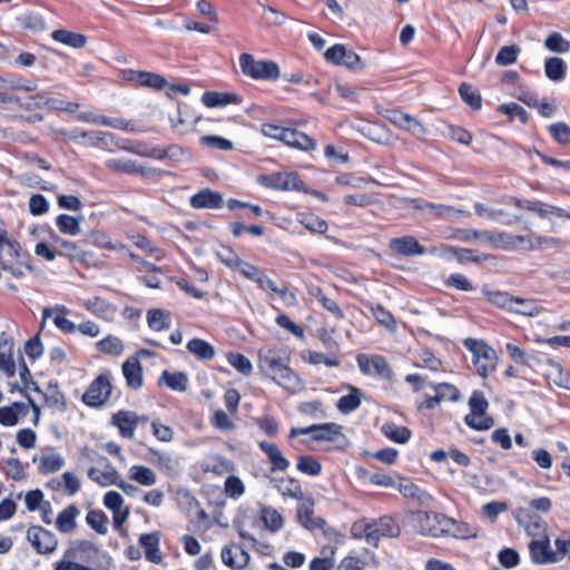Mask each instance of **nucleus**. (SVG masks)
<instances>
[{
  "instance_id": "8",
  "label": "nucleus",
  "mask_w": 570,
  "mask_h": 570,
  "mask_svg": "<svg viewBox=\"0 0 570 570\" xmlns=\"http://www.w3.org/2000/svg\"><path fill=\"white\" fill-rule=\"evenodd\" d=\"M27 539L37 552L41 554H50L58 547V540L56 535L39 525H31L27 530Z\"/></svg>"
},
{
  "instance_id": "11",
  "label": "nucleus",
  "mask_w": 570,
  "mask_h": 570,
  "mask_svg": "<svg viewBox=\"0 0 570 570\" xmlns=\"http://www.w3.org/2000/svg\"><path fill=\"white\" fill-rule=\"evenodd\" d=\"M223 563L233 570H243L249 563V553L239 544L226 546L222 550Z\"/></svg>"
},
{
  "instance_id": "53",
  "label": "nucleus",
  "mask_w": 570,
  "mask_h": 570,
  "mask_svg": "<svg viewBox=\"0 0 570 570\" xmlns=\"http://www.w3.org/2000/svg\"><path fill=\"white\" fill-rule=\"evenodd\" d=\"M296 468L299 472L312 476L318 475L322 470L321 463L311 455L299 456Z\"/></svg>"
},
{
  "instance_id": "56",
  "label": "nucleus",
  "mask_w": 570,
  "mask_h": 570,
  "mask_svg": "<svg viewBox=\"0 0 570 570\" xmlns=\"http://www.w3.org/2000/svg\"><path fill=\"white\" fill-rule=\"evenodd\" d=\"M372 315L375 317V320L384 325L389 330H395L396 323L393 317V315L382 305H371L370 307Z\"/></svg>"
},
{
  "instance_id": "9",
  "label": "nucleus",
  "mask_w": 570,
  "mask_h": 570,
  "mask_svg": "<svg viewBox=\"0 0 570 570\" xmlns=\"http://www.w3.org/2000/svg\"><path fill=\"white\" fill-rule=\"evenodd\" d=\"M530 558L537 564H553L559 562V553H556L550 547L548 534L539 539H532L529 542Z\"/></svg>"
},
{
  "instance_id": "26",
  "label": "nucleus",
  "mask_w": 570,
  "mask_h": 570,
  "mask_svg": "<svg viewBox=\"0 0 570 570\" xmlns=\"http://www.w3.org/2000/svg\"><path fill=\"white\" fill-rule=\"evenodd\" d=\"M27 413L26 404L13 402L11 405L0 407V424L4 426H13L19 421V415Z\"/></svg>"
},
{
  "instance_id": "20",
  "label": "nucleus",
  "mask_w": 570,
  "mask_h": 570,
  "mask_svg": "<svg viewBox=\"0 0 570 570\" xmlns=\"http://www.w3.org/2000/svg\"><path fill=\"white\" fill-rule=\"evenodd\" d=\"M160 537L158 532L144 533L139 538V544L145 551V557L153 563H160L163 558L159 551Z\"/></svg>"
},
{
  "instance_id": "35",
  "label": "nucleus",
  "mask_w": 570,
  "mask_h": 570,
  "mask_svg": "<svg viewBox=\"0 0 570 570\" xmlns=\"http://www.w3.org/2000/svg\"><path fill=\"white\" fill-rule=\"evenodd\" d=\"M45 400L48 406L59 411L65 412L67 404H66V397L63 393H61L58 389L57 383H49V385L46 389V392L43 393Z\"/></svg>"
},
{
  "instance_id": "36",
  "label": "nucleus",
  "mask_w": 570,
  "mask_h": 570,
  "mask_svg": "<svg viewBox=\"0 0 570 570\" xmlns=\"http://www.w3.org/2000/svg\"><path fill=\"white\" fill-rule=\"evenodd\" d=\"M350 393L338 399L336 407L340 412L348 414L355 411L361 404V392L354 386H348Z\"/></svg>"
},
{
  "instance_id": "13",
  "label": "nucleus",
  "mask_w": 570,
  "mask_h": 570,
  "mask_svg": "<svg viewBox=\"0 0 570 570\" xmlns=\"http://www.w3.org/2000/svg\"><path fill=\"white\" fill-rule=\"evenodd\" d=\"M533 245L524 235H512L507 232H495L493 248L503 250H530Z\"/></svg>"
},
{
  "instance_id": "41",
  "label": "nucleus",
  "mask_w": 570,
  "mask_h": 570,
  "mask_svg": "<svg viewBox=\"0 0 570 570\" xmlns=\"http://www.w3.org/2000/svg\"><path fill=\"white\" fill-rule=\"evenodd\" d=\"M256 284L262 289H271L272 292L278 294L285 302L294 303L296 297L293 293H289L287 287H278L274 281L267 277L264 273H262L261 277L256 279Z\"/></svg>"
},
{
  "instance_id": "33",
  "label": "nucleus",
  "mask_w": 570,
  "mask_h": 570,
  "mask_svg": "<svg viewBox=\"0 0 570 570\" xmlns=\"http://www.w3.org/2000/svg\"><path fill=\"white\" fill-rule=\"evenodd\" d=\"M567 65L559 57L548 58L544 62V73L552 81H561L566 76Z\"/></svg>"
},
{
  "instance_id": "62",
  "label": "nucleus",
  "mask_w": 570,
  "mask_h": 570,
  "mask_svg": "<svg viewBox=\"0 0 570 570\" xmlns=\"http://www.w3.org/2000/svg\"><path fill=\"white\" fill-rule=\"evenodd\" d=\"M469 414H487L489 402L480 391H474L469 399Z\"/></svg>"
},
{
  "instance_id": "2",
  "label": "nucleus",
  "mask_w": 570,
  "mask_h": 570,
  "mask_svg": "<svg viewBox=\"0 0 570 570\" xmlns=\"http://www.w3.org/2000/svg\"><path fill=\"white\" fill-rule=\"evenodd\" d=\"M464 346L472 353L473 364L480 376L487 377L495 370L498 361L497 353L485 342L465 338Z\"/></svg>"
},
{
  "instance_id": "29",
  "label": "nucleus",
  "mask_w": 570,
  "mask_h": 570,
  "mask_svg": "<svg viewBox=\"0 0 570 570\" xmlns=\"http://www.w3.org/2000/svg\"><path fill=\"white\" fill-rule=\"evenodd\" d=\"M88 478L101 487L115 485L119 474L111 465H108L105 471L97 468L88 470Z\"/></svg>"
},
{
  "instance_id": "59",
  "label": "nucleus",
  "mask_w": 570,
  "mask_h": 570,
  "mask_svg": "<svg viewBox=\"0 0 570 570\" xmlns=\"http://www.w3.org/2000/svg\"><path fill=\"white\" fill-rule=\"evenodd\" d=\"M372 374L377 375L385 380L392 379V371L385 357L381 355H373L372 360Z\"/></svg>"
},
{
  "instance_id": "21",
  "label": "nucleus",
  "mask_w": 570,
  "mask_h": 570,
  "mask_svg": "<svg viewBox=\"0 0 570 570\" xmlns=\"http://www.w3.org/2000/svg\"><path fill=\"white\" fill-rule=\"evenodd\" d=\"M281 141L285 145L295 147L302 150L315 149V141L306 134L292 128H285Z\"/></svg>"
},
{
  "instance_id": "7",
  "label": "nucleus",
  "mask_w": 570,
  "mask_h": 570,
  "mask_svg": "<svg viewBox=\"0 0 570 570\" xmlns=\"http://www.w3.org/2000/svg\"><path fill=\"white\" fill-rule=\"evenodd\" d=\"M111 393V383L106 374L98 375L82 395L85 404L94 407L102 405Z\"/></svg>"
},
{
  "instance_id": "34",
  "label": "nucleus",
  "mask_w": 570,
  "mask_h": 570,
  "mask_svg": "<svg viewBox=\"0 0 570 570\" xmlns=\"http://www.w3.org/2000/svg\"><path fill=\"white\" fill-rule=\"evenodd\" d=\"M382 433L390 440L404 444L411 438V431L402 425L386 422L381 428Z\"/></svg>"
},
{
  "instance_id": "64",
  "label": "nucleus",
  "mask_w": 570,
  "mask_h": 570,
  "mask_svg": "<svg viewBox=\"0 0 570 570\" xmlns=\"http://www.w3.org/2000/svg\"><path fill=\"white\" fill-rule=\"evenodd\" d=\"M549 132L559 144L566 145L570 141V127L564 122L550 125Z\"/></svg>"
},
{
  "instance_id": "40",
  "label": "nucleus",
  "mask_w": 570,
  "mask_h": 570,
  "mask_svg": "<svg viewBox=\"0 0 570 570\" xmlns=\"http://www.w3.org/2000/svg\"><path fill=\"white\" fill-rule=\"evenodd\" d=\"M442 255L455 257L459 262H481L488 258L487 255H476L474 250L468 248H456L446 246L442 248Z\"/></svg>"
},
{
  "instance_id": "25",
  "label": "nucleus",
  "mask_w": 570,
  "mask_h": 570,
  "mask_svg": "<svg viewBox=\"0 0 570 570\" xmlns=\"http://www.w3.org/2000/svg\"><path fill=\"white\" fill-rule=\"evenodd\" d=\"M55 41L63 43L75 49L85 47L87 38L82 33H77L67 29H57L51 33Z\"/></svg>"
},
{
  "instance_id": "23",
  "label": "nucleus",
  "mask_w": 570,
  "mask_h": 570,
  "mask_svg": "<svg viewBox=\"0 0 570 570\" xmlns=\"http://www.w3.org/2000/svg\"><path fill=\"white\" fill-rule=\"evenodd\" d=\"M80 514L79 509L75 504L68 505L63 509L56 519V528L61 533H70L76 527V519Z\"/></svg>"
},
{
  "instance_id": "31",
  "label": "nucleus",
  "mask_w": 570,
  "mask_h": 570,
  "mask_svg": "<svg viewBox=\"0 0 570 570\" xmlns=\"http://www.w3.org/2000/svg\"><path fill=\"white\" fill-rule=\"evenodd\" d=\"M514 305L510 311L512 313L533 317L544 311V308L538 305V303L534 299L514 297Z\"/></svg>"
},
{
  "instance_id": "3",
  "label": "nucleus",
  "mask_w": 570,
  "mask_h": 570,
  "mask_svg": "<svg viewBox=\"0 0 570 570\" xmlns=\"http://www.w3.org/2000/svg\"><path fill=\"white\" fill-rule=\"evenodd\" d=\"M413 522L416 530L424 535L441 537L451 531L450 525L454 520L443 514L419 511L413 515Z\"/></svg>"
},
{
  "instance_id": "61",
  "label": "nucleus",
  "mask_w": 570,
  "mask_h": 570,
  "mask_svg": "<svg viewBox=\"0 0 570 570\" xmlns=\"http://www.w3.org/2000/svg\"><path fill=\"white\" fill-rule=\"evenodd\" d=\"M459 92L462 100L473 109H479L481 107V97L471 85L462 83L459 88Z\"/></svg>"
},
{
  "instance_id": "12",
  "label": "nucleus",
  "mask_w": 570,
  "mask_h": 570,
  "mask_svg": "<svg viewBox=\"0 0 570 570\" xmlns=\"http://www.w3.org/2000/svg\"><path fill=\"white\" fill-rule=\"evenodd\" d=\"M20 245L8 237L7 230L0 226V263L3 269L11 268L20 256Z\"/></svg>"
},
{
  "instance_id": "15",
  "label": "nucleus",
  "mask_w": 570,
  "mask_h": 570,
  "mask_svg": "<svg viewBox=\"0 0 570 570\" xmlns=\"http://www.w3.org/2000/svg\"><path fill=\"white\" fill-rule=\"evenodd\" d=\"M189 204L196 209H217L224 204L223 195L209 188H203L197 194L193 195Z\"/></svg>"
},
{
  "instance_id": "60",
  "label": "nucleus",
  "mask_w": 570,
  "mask_h": 570,
  "mask_svg": "<svg viewBox=\"0 0 570 570\" xmlns=\"http://www.w3.org/2000/svg\"><path fill=\"white\" fill-rule=\"evenodd\" d=\"M227 361L234 368L244 375H248L252 372L250 361L240 353H228Z\"/></svg>"
},
{
  "instance_id": "48",
  "label": "nucleus",
  "mask_w": 570,
  "mask_h": 570,
  "mask_svg": "<svg viewBox=\"0 0 570 570\" xmlns=\"http://www.w3.org/2000/svg\"><path fill=\"white\" fill-rule=\"evenodd\" d=\"M530 212L535 213L541 218H551L553 216L554 217H566L567 216L564 209L542 203V202H534L533 206L530 207Z\"/></svg>"
},
{
  "instance_id": "27",
  "label": "nucleus",
  "mask_w": 570,
  "mask_h": 570,
  "mask_svg": "<svg viewBox=\"0 0 570 570\" xmlns=\"http://www.w3.org/2000/svg\"><path fill=\"white\" fill-rule=\"evenodd\" d=\"M159 384H165L168 389L176 392H185L188 386V376L183 372L164 371L158 381Z\"/></svg>"
},
{
  "instance_id": "1",
  "label": "nucleus",
  "mask_w": 570,
  "mask_h": 570,
  "mask_svg": "<svg viewBox=\"0 0 570 570\" xmlns=\"http://www.w3.org/2000/svg\"><path fill=\"white\" fill-rule=\"evenodd\" d=\"M258 367L265 376L293 394L305 389V382L299 375L284 360L276 357L271 352L259 353Z\"/></svg>"
},
{
  "instance_id": "63",
  "label": "nucleus",
  "mask_w": 570,
  "mask_h": 570,
  "mask_svg": "<svg viewBox=\"0 0 570 570\" xmlns=\"http://www.w3.org/2000/svg\"><path fill=\"white\" fill-rule=\"evenodd\" d=\"M217 258L230 268H238L243 261L230 247H222L216 252Z\"/></svg>"
},
{
  "instance_id": "32",
  "label": "nucleus",
  "mask_w": 570,
  "mask_h": 570,
  "mask_svg": "<svg viewBox=\"0 0 570 570\" xmlns=\"http://www.w3.org/2000/svg\"><path fill=\"white\" fill-rule=\"evenodd\" d=\"M129 478L144 487H151L157 482L155 472L145 465H132L129 469Z\"/></svg>"
},
{
  "instance_id": "30",
  "label": "nucleus",
  "mask_w": 570,
  "mask_h": 570,
  "mask_svg": "<svg viewBox=\"0 0 570 570\" xmlns=\"http://www.w3.org/2000/svg\"><path fill=\"white\" fill-rule=\"evenodd\" d=\"M83 220V216L73 217L67 214H61L57 217L56 224L60 233L77 236L81 228L80 224Z\"/></svg>"
},
{
  "instance_id": "4",
  "label": "nucleus",
  "mask_w": 570,
  "mask_h": 570,
  "mask_svg": "<svg viewBox=\"0 0 570 570\" xmlns=\"http://www.w3.org/2000/svg\"><path fill=\"white\" fill-rule=\"evenodd\" d=\"M242 72L253 79L276 80L279 77L277 63L271 60H256L249 53L239 57Z\"/></svg>"
},
{
  "instance_id": "52",
  "label": "nucleus",
  "mask_w": 570,
  "mask_h": 570,
  "mask_svg": "<svg viewBox=\"0 0 570 570\" xmlns=\"http://www.w3.org/2000/svg\"><path fill=\"white\" fill-rule=\"evenodd\" d=\"M87 523L99 534H106L108 531L107 523L108 519L106 514L100 510H91L86 517Z\"/></svg>"
},
{
  "instance_id": "43",
  "label": "nucleus",
  "mask_w": 570,
  "mask_h": 570,
  "mask_svg": "<svg viewBox=\"0 0 570 570\" xmlns=\"http://www.w3.org/2000/svg\"><path fill=\"white\" fill-rule=\"evenodd\" d=\"M202 101L209 108L226 106L237 101V96L232 94L207 91L203 95Z\"/></svg>"
},
{
  "instance_id": "47",
  "label": "nucleus",
  "mask_w": 570,
  "mask_h": 570,
  "mask_svg": "<svg viewBox=\"0 0 570 570\" xmlns=\"http://www.w3.org/2000/svg\"><path fill=\"white\" fill-rule=\"evenodd\" d=\"M309 294L313 295L323 305V307L327 309L333 316H335L338 320L344 317V313L341 309V307L336 304V302L324 295V293L320 288H312L309 291Z\"/></svg>"
},
{
  "instance_id": "19",
  "label": "nucleus",
  "mask_w": 570,
  "mask_h": 570,
  "mask_svg": "<svg viewBox=\"0 0 570 570\" xmlns=\"http://www.w3.org/2000/svg\"><path fill=\"white\" fill-rule=\"evenodd\" d=\"M121 370L130 389L138 390L142 386V368L137 357H128L124 362Z\"/></svg>"
},
{
  "instance_id": "50",
  "label": "nucleus",
  "mask_w": 570,
  "mask_h": 570,
  "mask_svg": "<svg viewBox=\"0 0 570 570\" xmlns=\"http://www.w3.org/2000/svg\"><path fill=\"white\" fill-rule=\"evenodd\" d=\"M464 422L476 431H485L494 425V420L488 414H468L464 417Z\"/></svg>"
},
{
  "instance_id": "46",
  "label": "nucleus",
  "mask_w": 570,
  "mask_h": 570,
  "mask_svg": "<svg viewBox=\"0 0 570 570\" xmlns=\"http://www.w3.org/2000/svg\"><path fill=\"white\" fill-rule=\"evenodd\" d=\"M298 222L306 229L314 232V233H318V234H324L328 228V225L324 219H322L313 214H299Z\"/></svg>"
},
{
  "instance_id": "45",
  "label": "nucleus",
  "mask_w": 570,
  "mask_h": 570,
  "mask_svg": "<svg viewBox=\"0 0 570 570\" xmlns=\"http://www.w3.org/2000/svg\"><path fill=\"white\" fill-rule=\"evenodd\" d=\"M51 238L58 255L73 259L79 254L80 247L77 243L66 240L58 235H52Z\"/></svg>"
},
{
  "instance_id": "18",
  "label": "nucleus",
  "mask_w": 570,
  "mask_h": 570,
  "mask_svg": "<svg viewBox=\"0 0 570 570\" xmlns=\"http://www.w3.org/2000/svg\"><path fill=\"white\" fill-rule=\"evenodd\" d=\"M136 412L121 410L111 416V424L117 426L119 434L125 439H132L135 435Z\"/></svg>"
},
{
  "instance_id": "16",
  "label": "nucleus",
  "mask_w": 570,
  "mask_h": 570,
  "mask_svg": "<svg viewBox=\"0 0 570 570\" xmlns=\"http://www.w3.org/2000/svg\"><path fill=\"white\" fill-rule=\"evenodd\" d=\"M389 246L392 252L403 256L423 255L425 253L424 246L413 236L392 238Z\"/></svg>"
},
{
  "instance_id": "42",
  "label": "nucleus",
  "mask_w": 570,
  "mask_h": 570,
  "mask_svg": "<svg viewBox=\"0 0 570 570\" xmlns=\"http://www.w3.org/2000/svg\"><path fill=\"white\" fill-rule=\"evenodd\" d=\"M147 323L154 331H163L170 327V314L164 309H150L147 313Z\"/></svg>"
},
{
  "instance_id": "51",
  "label": "nucleus",
  "mask_w": 570,
  "mask_h": 570,
  "mask_svg": "<svg viewBox=\"0 0 570 570\" xmlns=\"http://www.w3.org/2000/svg\"><path fill=\"white\" fill-rule=\"evenodd\" d=\"M544 47L552 52L566 53L570 50V42L561 33L553 32L544 40Z\"/></svg>"
},
{
  "instance_id": "55",
  "label": "nucleus",
  "mask_w": 570,
  "mask_h": 570,
  "mask_svg": "<svg viewBox=\"0 0 570 570\" xmlns=\"http://www.w3.org/2000/svg\"><path fill=\"white\" fill-rule=\"evenodd\" d=\"M521 49L517 45H510L502 47L497 57L495 62L499 66H509L517 61V58L520 53Z\"/></svg>"
},
{
  "instance_id": "38",
  "label": "nucleus",
  "mask_w": 570,
  "mask_h": 570,
  "mask_svg": "<svg viewBox=\"0 0 570 570\" xmlns=\"http://www.w3.org/2000/svg\"><path fill=\"white\" fill-rule=\"evenodd\" d=\"M261 518L265 527L272 532H277L283 528L284 519L282 514L272 507H263Z\"/></svg>"
},
{
  "instance_id": "17",
  "label": "nucleus",
  "mask_w": 570,
  "mask_h": 570,
  "mask_svg": "<svg viewBox=\"0 0 570 570\" xmlns=\"http://www.w3.org/2000/svg\"><path fill=\"white\" fill-rule=\"evenodd\" d=\"M261 451L267 456L271 464V471H286L289 466V461L283 455L278 446L272 442L261 441L258 443Z\"/></svg>"
},
{
  "instance_id": "39",
  "label": "nucleus",
  "mask_w": 570,
  "mask_h": 570,
  "mask_svg": "<svg viewBox=\"0 0 570 570\" xmlns=\"http://www.w3.org/2000/svg\"><path fill=\"white\" fill-rule=\"evenodd\" d=\"M424 207H428V213L434 218H451L453 216L463 215L470 216V213L455 209L451 206L443 204L424 203Z\"/></svg>"
},
{
  "instance_id": "14",
  "label": "nucleus",
  "mask_w": 570,
  "mask_h": 570,
  "mask_svg": "<svg viewBox=\"0 0 570 570\" xmlns=\"http://www.w3.org/2000/svg\"><path fill=\"white\" fill-rule=\"evenodd\" d=\"M515 521L524 527L525 532L533 539L547 534V524L539 517H530L525 509L519 508L514 511Z\"/></svg>"
},
{
  "instance_id": "44",
  "label": "nucleus",
  "mask_w": 570,
  "mask_h": 570,
  "mask_svg": "<svg viewBox=\"0 0 570 570\" xmlns=\"http://www.w3.org/2000/svg\"><path fill=\"white\" fill-rule=\"evenodd\" d=\"M187 350L200 360H212L215 356L214 347L200 338L190 340L187 344Z\"/></svg>"
},
{
  "instance_id": "57",
  "label": "nucleus",
  "mask_w": 570,
  "mask_h": 570,
  "mask_svg": "<svg viewBox=\"0 0 570 570\" xmlns=\"http://www.w3.org/2000/svg\"><path fill=\"white\" fill-rule=\"evenodd\" d=\"M487 296L490 303L509 312L511 311L515 302L514 296H511L505 292H487Z\"/></svg>"
},
{
  "instance_id": "10",
  "label": "nucleus",
  "mask_w": 570,
  "mask_h": 570,
  "mask_svg": "<svg viewBox=\"0 0 570 570\" xmlns=\"http://www.w3.org/2000/svg\"><path fill=\"white\" fill-rule=\"evenodd\" d=\"M314 499L304 497L297 504V518L299 523L307 530L323 529L325 520L314 517Z\"/></svg>"
},
{
  "instance_id": "49",
  "label": "nucleus",
  "mask_w": 570,
  "mask_h": 570,
  "mask_svg": "<svg viewBox=\"0 0 570 570\" xmlns=\"http://www.w3.org/2000/svg\"><path fill=\"white\" fill-rule=\"evenodd\" d=\"M65 464L63 458L58 453L45 454L40 462V472L43 474L53 473Z\"/></svg>"
},
{
  "instance_id": "58",
  "label": "nucleus",
  "mask_w": 570,
  "mask_h": 570,
  "mask_svg": "<svg viewBox=\"0 0 570 570\" xmlns=\"http://www.w3.org/2000/svg\"><path fill=\"white\" fill-rule=\"evenodd\" d=\"M381 537L395 538L400 534V528L392 518L384 517L374 523Z\"/></svg>"
},
{
  "instance_id": "5",
  "label": "nucleus",
  "mask_w": 570,
  "mask_h": 570,
  "mask_svg": "<svg viewBox=\"0 0 570 570\" xmlns=\"http://www.w3.org/2000/svg\"><path fill=\"white\" fill-rule=\"evenodd\" d=\"M258 183L265 187L279 190H305L304 183L296 173H272L258 177Z\"/></svg>"
},
{
  "instance_id": "37",
  "label": "nucleus",
  "mask_w": 570,
  "mask_h": 570,
  "mask_svg": "<svg viewBox=\"0 0 570 570\" xmlns=\"http://www.w3.org/2000/svg\"><path fill=\"white\" fill-rule=\"evenodd\" d=\"M276 488L283 497L293 498L297 501L305 497L299 482L293 478L279 479L277 481Z\"/></svg>"
},
{
  "instance_id": "6",
  "label": "nucleus",
  "mask_w": 570,
  "mask_h": 570,
  "mask_svg": "<svg viewBox=\"0 0 570 570\" xmlns=\"http://www.w3.org/2000/svg\"><path fill=\"white\" fill-rule=\"evenodd\" d=\"M303 434H312L314 441H336L342 436V426L337 423L313 424L306 428H293L289 438H296Z\"/></svg>"
},
{
  "instance_id": "28",
  "label": "nucleus",
  "mask_w": 570,
  "mask_h": 570,
  "mask_svg": "<svg viewBox=\"0 0 570 570\" xmlns=\"http://www.w3.org/2000/svg\"><path fill=\"white\" fill-rule=\"evenodd\" d=\"M83 306L87 311L95 314L98 317L110 318L115 314V307L108 303L106 299L96 296L87 299L83 303Z\"/></svg>"
},
{
  "instance_id": "54",
  "label": "nucleus",
  "mask_w": 570,
  "mask_h": 570,
  "mask_svg": "<svg viewBox=\"0 0 570 570\" xmlns=\"http://www.w3.org/2000/svg\"><path fill=\"white\" fill-rule=\"evenodd\" d=\"M97 348L106 354L119 355L124 351L122 342L112 335H109L97 342Z\"/></svg>"
},
{
  "instance_id": "22",
  "label": "nucleus",
  "mask_w": 570,
  "mask_h": 570,
  "mask_svg": "<svg viewBox=\"0 0 570 570\" xmlns=\"http://www.w3.org/2000/svg\"><path fill=\"white\" fill-rule=\"evenodd\" d=\"M147 452L151 455L149 459L157 468L166 473H175L179 468L177 458L169 453L160 452L154 448H148Z\"/></svg>"
},
{
  "instance_id": "24",
  "label": "nucleus",
  "mask_w": 570,
  "mask_h": 570,
  "mask_svg": "<svg viewBox=\"0 0 570 570\" xmlns=\"http://www.w3.org/2000/svg\"><path fill=\"white\" fill-rule=\"evenodd\" d=\"M106 166L114 171L126 173V174H141L149 175L150 169H146L139 166L136 161L131 159L118 158V159H108L106 161Z\"/></svg>"
}]
</instances>
